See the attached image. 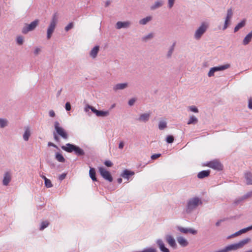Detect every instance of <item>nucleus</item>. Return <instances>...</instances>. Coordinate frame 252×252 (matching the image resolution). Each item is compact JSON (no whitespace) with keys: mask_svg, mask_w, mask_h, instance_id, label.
<instances>
[{"mask_svg":"<svg viewBox=\"0 0 252 252\" xmlns=\"http://www.w3.org/2000/svg\"><path fill=\"white\" fill-rule=\"evenodd\" d=\"M223 220H218V221L216 223V225L217 226H219L220 225V224L221 222H222V221H223Z\"/></svg>","mask_w":252,"mask_h":252,"instance_id":"obj_59","label":"nucleus"},{"mask_svg":"<svg viewBox=\"0 0 252 252\" xmlns=\"http://www.w3.org/2000/svg\"><path fill=\"white\" fill-rule=\"evenodd\" d=\"M53 134L54 140L57 142H60L61 140L59 136V135L57 134L54 131L53 132Z\"/></svg>","mask_w":252,"mask_h":252,"instance_id":"obj_45","label":"nucleus"},{"mask_svg":"<svg viewBox=\"0 0 252 252\" xmlns=\"http://www.w3.org/2000/svg\"><path fill=\"white\" fill-rule=\"evenodd\" d=\"M49 222L48 221H47V220L43 221L41 223V225L40 227V230H43L44 229L46 228L49 225Z\"/></svg>","mask_w":252,"mask_h":252,"instance_id":"obj_37","label":"nucleus"},{"mask_svg":"<svg viewBox=\"0 0 252 252\" xmlns=\"http://www.w3.org/2000/svg\"><path fill=\"white\" fill-rule=\"evenodd\" d=\"M246 20L244 19L241 22L238 23L236 27L234 28V32H238L240 29L244 27L246 25Z\"/></svg>","mask_w":252,"mask_h":252,"instance_id":"obj_25","label":"nucleus"},{"mask_svg":"<svg viewBox=\"0 0 252 252\" xmlns=\"http://www.w3.org/2000/svg\"><path fill=\"white\" fill-rule=\"evenodd\" d=\"M134 174V172L132 171L128 170L127 169H125L123 173L121 174V176L124 178L129 179V178L130 176H132Z\"/></svg>","mask_w":252,"mask_h":252,"instance_id":"obj_21","label":"nucleus"},{"mask_svg":"<svg viewBox=\"0 0 252 252\" xmlns=\"http://www.w3.org/2000/svg\"><path fill=\"white\" fill-rule=\"evenodd\" d=\"M65 108L66 111H68L71 110V104L70 102H67L65 105Z\"/></svg>","mask_w":252,"mask_h":252,"instance_id":"obj_50","label":"nucleus"},{"mask_svg":"<svg viewBox=\"0 0 252 252\" xmlns=\"http://www.w3.org/2000/svg\"><path fill=\"white\" fill-rule=\"evenodd\" d=\"M245 199L244 198H243V196L236 199L234 202V203L235 205H238V204L240 203L242 201H244Z\"/></svg>","mask_w":252,"mask_h":252,"instance_id":"obj_42","label":"nucleus"},{"mask_svg":"<svg viewBox=\"0 0 252 252\" xmlns=\"http://www.w3.org/2000/svg\"><path fill=\"white\" fill-rule=\"evenodd\" d=\"M150 115V113L142 114L137 120L139 122H146L149 121Z\"/></svg>","mask_w":252,"mask_h":252,"instance_id":"obj_17","label":"nucleus"},{"mask_svg":"<svg viewBox=\"0 0 252 252\" xmlns=\"http://www.w3.org/2000/svg\"><path fill=\"white\" fill-rule=\"evenodd\" d=\"M199 203L201 204L202 202L198 197H194L190 199L188 202L187 212L188 213L191 212L198 206Z\"/></svg>","mask_w":252,"mask_h":252,"instance_id":"obj_6","label":"nucleus"},{"mask_svg":"<svg viewBox=\"0 0 252 252\" xmlns=\"http://www.w3.org/2000/svg\"><path fill=\"white\" fill-rule=\"evenodd\" d=\"M89 109H91L97 117H105L109 115V111L98 110L92 106L87 104L85 108V111L87 112Z\"/></svg>","mask_w":252,"mask_h":252,"instance_id":"obj_4","label":"nucleus"},{"mask_svg":"<svg viewBox=\"0 0 252 252\" xmlns=\"http://www.w3.org/2000/svg\"><path fill=\"white\" fill-rule=\"evenodd\" d=\"M166 242L173 249H176L177 245L176 243L174 237L171 235H166L165 236Z\"/></svg>","mask_w":252,"mask_h":252,"instance_id":"obj_11","label":"nucleus"},{"mask_svg":"<svg viewBox=\"0 0 252 252\" xmlns=\"http://www.w3.org/2000/svg\"><path fill=\"white\" fill-rule=\"evenodd\" d=\"M248 108L252 109V97H250L248 101Z\"/></svg>","mask_w":252,"mask_h":252,"instance_id":"obj_52","label":"nucleus"},{"mask_svg":"<svg viewBox=\"0 0 252 252\" xmlns=\"http://www.w3.org/2000/svg\"><path fill=\"white\" fill-rule=\"evenodd\" d=\"M175 44H176L175 42L173 43V44L172 45V46L170 47V49H169V51H168L167 55H166V58L167 59H170L171 58L172 55L174 50Z\"/></svg>","mask_w":252,"mask_h":252,"instance_id":"obj_28","label":"nucleus"},{"mask_svg":"<svg viewBox=\"0 0 252 252\" xmlns=\"http://www.w3.org/2000/svg\"><path fill=\"white\" fill-rule=\"evenodd\" d=\"M178 243L183 247H186L189 245L188 241L184 237L179 236L177 238Z\"/></svg>","mask_w":252,"mask_h":252,"instance_id":"obj_18","label":"nucleus"},{"mask_svg":"<svg viewBox=\"0 0 252 252\" xmlns=\"http://www.w3.org/2000/svg\"><path fill=\"white\" fill-rule=\"evenodd\" d=\"M175 0H168V6L169 8H171L174 4Z\"/></svg>","mask_w":252,"mask_h":252,"instance_id":"obj_47","label":"nucleus"},{"mask_svg":"<svg viewBox=\"0 0 252 252\" xmlns=\"http://www.w3.org/2000/svg\"><path fill=\"white\" fill-rule=\"evenodd\" d=\"M198 122L197 119L194 116H192L190 117L189 121L188 122V125L196 124Z\"/></svg>","mask_w":252,"mask_h":252,"instance_id":"obj_34","label":"nucleus"},{"mask_svg":"<svg viewBox=\"0 0 252 252\" xmlns=\"http://www.w3.org/2000/svg\"><path fill=\"white\" fill-rule=\"evenodd\" d=\"M56 158L58 161L61 162H64L65 161L63 156L60 153H57L56 154Z\"/></svg>","mask_w":252,"mask_h":252,"instance_id":"obj_30","label":"nucleus"},{"mask_svg":"<svg viewBox=\"0 0 252 252\" xmlns=\"http://www.w3.org/2000/svg\"><path fill=\"white\" fill-rule=\"evenodd\" d=\"M177 229L181 232L184 234H187L188 233H191L193 235L197 234V231L191 228H185L182 226H178Z\"/></svg>","mask_w":252,"mask_h":252,"instance_id":"obj_12","label":"nucleus"},{"mask_svg":"<svg viewBox=\"0 0 252 252\" xmlns=\"http://www.w3.org/2000/svg\"><path fill=\"white\" fill-rule=\"evenodd\" d=\"M205 166L214 170L221 171L223 169V165L218 159H214L207 162Z\"/></svg>","mask_w":252,"mask_h":252,"instance_id":"obj_7","label":"nucleus"},{"mask_svg":"<svg viewBox=\"0 0 252 252\" xmlns=\"http://www.w3.org/2000/svg\"><path fill=\"white\" fill-rule=\"evenodd\" d=\"M99 51V46L98 45L95 46L90 51V56L93 59H95Z\"/></svg>","mask_w":252,"mask_h":252,"instance_id":"obj_16","label":"nucleus"},{"mask_svg":"<svg viewBox=\"0 0 252 252\" xmlns=\"http://www.w3.org/2000/svg\"><path fill=\"white\" fill-rule=\"evenodd\" d=\"M154 37V34L153 33H150L148 35L142 37V40L144 42H146L149 40L152 39Z\"/></svg>","mask_w":252,"mask_h":252,"instance_id":"obj_33","label":"nucleus"},{"mask_svg":"<svg viewBox=\"0 0 252 252\" xmlns=\"http://www.w3.org/2000/svg\"><path fill=\"white\" fill-rule=\"evenodd\" d=\"M39 24V20H35L30 24H26L23 29L22 32L24 34H27L29 32L34 30Z\"/></svg>","mask_w":252,"mask_h":252,"instance_id":"obj_8","label":"nucleus"},{"mask_svg":"<svg viewBox=\"0 0 252 252\" xmlns=\"http://www.w3.org/2000/svg\"><path fill=\"white\" fill-rule=\"evenodd\" d=\"M245 178L247 181V185H252V173L251 172L248 171L245 173Z\"/></svg>","mask_w":252,"mask_h":252,"instance_id":"obj_23","label":"nucleus"},{"mask_svg":"<svg viewBox=\"0 0 252 252\" xmlns=\"http://www.w3.org/2000/svg\"><path fill=\"white\" fill-rule=\"evenodd\" d=\"M230 65L229 64H225L219 66L213 67V68H214L215 71L216 72V71H221V70H223L226 69H227L230 67Z\"/></svg>","mask_w":252,"mask_h":252,"instance_id":"obj_27","label":"nucleus"},{"mask_svg":"<svg viewBox=\"0 0 252 252\" xmlns=\"http://www.w3.org/2000/svg\"><path fill=\"white\" fill-rule=\"evenodd\" d=\"M49 116L51 117H55V113L53 110H50L49 112Z\"/></svg>","mask_w":252,"mask_h":252,"instance_id":"obj_56","label":"nucleus"},{"mask_svg":"<svg viewBox=\"0 0 252 252\" xmlns=\"http://www.w3.org/2000/svg\"><path fill=\"white\" fill-rule=\"evenodd\" d=\"M48 146H52V147L56 148L58 149H59L57 145H56L55 144H54L53 143H52L51 142H49L48 143Z\"/></svg>","mask_w":252,"mask_h":252,"instance_id":"obj_55","label":"nucleus"},{"mask_svg":"<svg viewBox=\"0 0 252 252\" xmlns=\"http://www.w3.org/2000/svg\"><path fill=\"white\" fill-rule=\"evenodd\" d=\"M252 39V37L248 34L244 38V39L243 40V44L244 45H247L251 42V40Z\"/></svg>","mask_w":252,"mask_h":252,"instance_id":"obj_31","label":"nucleus"},{"mask_svg":"<svg viewBox=\"0 0 252 252\" xmlns=\"http://www.w3.org/2000/svg\"><path fill=\"white\" fill-rule=\"evenodd\" d=\"M141 252H158V251L155 248L150 247V248H148L145 249Z\"/></svg>","mask_w":252,"mask_h":252,"instance_id":"obj_39","label":"nucleus"},{"mask_svg":"<svg viewBox=\"0 0 252 252\" xmlns=\"http://www.w3.org/2000/svg\"><path fill=\"white\" fill-rule=\"evenodd\" d=\"M189 110L194 113H198V108L195 106H191L189 107Z\"/></svg>","mask_w":252,"mask_h":252,"instance_id":"obj_43","label":"nucleus"},{"mask_svg":"<svg viewBox=\"0 0 252 252\" xmlns=\"http://www.w3.org/2000/svg\"><path fill=\"white\" fill-rule=\"evenodd\" d=\"M24 41V37L22 35L18 36L16 38V42L19 45L23 44Z\"/></svg>","mask_w":252,"mask_h":252,"instance_id":"obj_36","label":"nucleus"},{"mask_svg":"<svg viewBox=\"0 0 252 252\" xmlns=\"http://www.w3.org/2000/svg\"><path fill=\"white\" fill-rule=\"evenodd\" d=\"M210 171L208 170H203L199 172L197 174V177L199 179H203L205 177H207L210 175Z\"/></svg>","mask_w":252,"mask_h":252,"instance_id":"obj_20","label":"nucleus"},{"mask_svg":"<svg viewBox=\"0 0 252 252\" xmlns=\"http://www.w3.org/2000/svg\"><path fill=\"white\" fill-rule=\"evenodd\" d=\"M160 156H161L160 154H154L151 156V158L153 160H155V159L158 158L160 157Z\"/></svg>","mask_w":252,"mask_h":252,"instance_id":"obj_51","label":"nucleus"},{"mask_svg":"<svg viewBox=\"0 0 252 252\" xmlns=\"http://www.w3.org/2000/svg\"><path fill=\"white\" fill-rule=\"evenodd\" d=\"M110 4V1L109 0H107V1H106L105 2V7H107Z\"/></svg>","mask_w":252,"mask_h":252,"instance_id":"obj_62","label":"nucleus"},{"mask_svg":"<svg viewBox=\"0 0 252 252\" xmlns=\"http://www.w3.org/2000/svg\"><path fill=\"white\" fill-rule=\"evenodd\" d=\"M98 169L100 174L103 177V178L109 181V182H112L113 181V177L109 171L106 170L103 167H99Z\"/></svg>","mask_w":252,"mask_h":252,"instance_id":"obj_9","label":"nucleus"},{"mask_svg":"<svg viewBox=\"0 0 252 252\" xmlns=\"http://www.w3.org/2000/svg\"><path fill=\"white\" fill-rule=\"evenodd\" d=\"M152 20L151 16H147L144 18L141 19L139 23L140 25H146L148 22H150Z\"/></svg>","mask_w":252,"mask_h":252,"instance_id":"obj_29","label":"nucleus"},{"mask_svg":"<svg viewBox=\"0 0 252 252\" xmlns=\"http://www.w3.org/2000/svg\"><path fill=\"white\" fill-rule=\"evenodd\" d=\"M104 164L107 167H112L113 165V163L110 160H106L104 162Z\"/></svg>","mask_w":252,"mask_h":252,"instance_id":"obj_48","label":"nucleus"},{"mask_svg":"<svg viewBox=\"0 0 252 252\" xmlns=\"http://www.w3.org/2000/svg\"><path fill=\"white\" fill-rule=\"evenodd\" d=\"M41 51V49L40 48H36L34 51V54L35 55H37Z\"/></svg>","mask_w":252,"mask_h":252,"instance_id":"obj_54","label":"nucleus"},{"mask_svg":"<svg viewBox=\"0 0 252 252\" xmlns=\"http://www.w3.org/2000/svg\"><path fill=\"white\" fill-rule=\"evenodd\" d=\"M235 237H236V236H235V233H234L232 234V235L228 236L227 239H231V238Z\"/></svg>","mask_w":252,"mask_h":252,"instance_id":"obj_60","label":"nucleus"},{"mask_svg":"<svg viewBox=\"0 0 252 252\" xmlns=\"http://www.w3.org/2000/svg\"><path fill=\"white\" fill-rule=\"evenodd\" d=\"M57 21V12H56L53 15L50 25L47 29V38L48 39H50L51 38L55 29Z\"/></svg>","mask_w":252,"mask_h":252,"instance_id":"obj_2","label":"nucleus"},{"mask_svg":"<svg viewBox=\"0 0 252 252\" xmlns=\"http://www.w3.org/2000/svg\"><path fill=\"white\" fill-rule=\"evenodd\" d=\"M163 5V1L162 0H158L156 1L154 4H153L150 8L151 10H155L161 6Z\"/></svg>","mask_w":252,"mask_h":252,"instance_id":"obj_26","label":"nucleus"},{"mask_svg":"<svg viewBox=\"0 0 252 252\" xmlns=\"http://www.w3.org/2000/svg\"><path fill=\"white\" fill-rule=\"evenodd\" d=\"M8 122L5 119L0 118V127L4 128L7 126Z\"/></svg>","mask_w":252,"mask_h":252,"instance_id":"obj_32","label":"nucleus"},{"mask_svg":"<svg viewBox=\"0 0 252 252\" xmlns=\"http://www.w3.org/2000/svg\"><path fill=\"white\" fill-rule=\"evenodd\" d=\"M11 180V175L10 172H5L3 176L2 184L4 186H7Z\"/></svg>","mask_w":252,"mask_h":252,"instance_id":"obj_14","label":"nucleus"},{"mask_svg":"<svg viewBox=\"0 0 252 252\" xmlns=\"http://www.w3.org/2000/svg\"><path fill=\"white\" fill-rule=\"evenodd\" d=\"M246 228H247L248 231H250L251 230H252V225L246 227Z\"/></svg>","mask_w":252,"mask_h":252,"instance_id":"obj_63","label":"nucleus"},{"mask_svg":"<svg viewBox=\"0 0 252 252\" xmlns=\"http://www.w3.org/2000/svg\"><path fill=\"white\" fill-rule=\"evenodd\" d=\"M89 176L93 181H97L96 177V171L94 168L90 167Z\"/></svg>","mask_w":252,"mask_h":252,"instance_id":"obj_24","label":"nucleus"},{"mask_svg":"<svg viewBox=\"0 0 252 252\" xmlns=\"http://www.w3.org/2000/svg\"><path fill=\"white\" fill-rule=\"evenodd\" d=\"M128 86V84L127 83H118L116 84L114 87L113 90L115 91H117L119 90H123L125 88H127Z\"/></svg>","mask_w":252,"mask_h":252,"instance_id":"obj_22","label":"nucleus"},{"mask_svg":"<svg viewBox=\"0 0 252 252\" xmlns=\"http://www.w3.org/2000/svg\"><path fill=\"white\" fill-rule=\"evenodd\" d=\"M174 138L173 135H168L166 138V141L167 143L171 144L174 142Z\"/></svg>","mask_w":252,"mask_h":252,"instance_id":"obj_38","label":"nucleus"},{"mask_svg":"<svg viewBox=\"0 0 252 252\" xmlns=\"http://www.w3.org/2000/svg\"><path fill=\"white\" fill-rule=\"evenodd\" d=\"M136 99L135 98H132L130 99L129 100L128 102V104L129 106H132L134 103H135V102L136 101Z\"/></svg>","mask_w":252,"mask_h":252,"instance_id":"obj_49","label":"nucleus"},{"mask_svg":"<svg viewBox=\"0 0 252 252\" xmlns=\"http://www.w3.org/2000/svg\"><path fill=\"white\" fill-rule=\"evenodd\" d=\"M124 146V143L123 142H121L119 144V148L120 149H123Z\"/></svg>","mask_w":252,"mask_h":252,"instance_id":"obj_58","label":"nucleus"},{"mask_svg":"<svg viewBox=\"0 0 252 252\" xmlns=\"http://www.w3.org/2000/svg\"><path fill=\"white\" fill-rule=\"evenodd\" d=\"M167 127V123L165 121H161L158 124V128L163 130Z\"/></svg>","mask_w":252,"mask_h":252,"instance_id":"obj_35","label":"nucleus"},{"mask_svg":"<svg viewBox=\"0 0 252 252\" xmlns=\"http://www.w3.org/2000/svg\"><path fill=\"white\" fill-rule=\"evenodd\" d=\"M66 176V173H63V174H62L60 175V176L59 177V179L60 180L62 181L63 180L65 179Z\"/></svg>","mask_w":252,"mask_h":252,"instance_id":"obj_53","label":"nucleus"},{"mask_svg":"<svg viewBox=\"0 0 252 252\" xmlns=\"http://www.w3.org/2000/svg\"><path fill=\"white\" fill-rule=\"evenodd\" d=\"M62 91V89H61L60 90L58 91L57 94V97H59Z\"/></svg>","mask_w":252,"mask_h":252,"instance_id":"obj_61","label":"nucleus"},{"mask_svg":"<svg viewBox=\"0 0 252 252\" xmlns=\"http://www.w3.org/2000/svg\"><path fill=\"white\" fill-rule=\"evenodd\" d=\"M131 25L130 21H127L125 22L119 21L116 24V28L117 29H121L122 28H128Z\"/></svg>","mask_w":252,"mask_h":252,"instance_id":"obj_13","label":"nucleus"},{"mask_svg":"<svg viewBox=\"0 0 252 252\" xmlns=\"http://www.w3.org/2000/svg\"><path fill=\"white\" fill-rule=\"evenodd\" d=\"M157 244L161 252H170L169 250L165 247L162 240L158 239L157 241Z\"/></svg>","mask_w":252,"mask_h":252,"instance_id":"obj_15","label":"nucleus"},{"mask_svg":"<svg viewBox=\"0 0 252 252\" xmlns=\"http://www.w3.org/2000/svg\"><path fill=\"white\" fill-rule=\"evenodd\" d=\"M54 132L63 139H67L68 138V134L66 130L60 126L59 122L56 121L54 123Z\"/></svg>","mask_w":252,"mask_h":252,"instance_id":"obj_3","label":"nucleus"},{"mask_svg":"<svg viewBox=\"0 0 252 252\" xmlns=\"http://www.w3.org/2000/svg\"><path fill=\"white\" fill-rule=\"evenodd\" d=\"M25 132L23 134V139L25 141H27L29 139V137L31 136V130L30 127L29 126L24 127Z\"/></svg>","mask_w":252,"mask_h":252,"instance_id":"obj_19","label":"nucleus"},{"mask_svg":"<svg viewBox=\"0 0 252 252\" xmlns=\"http://www.w3.org/2000/svg\"><path fill=\"white\" fill-rule=\"evenodd\" d=\"M252 196V190L247 192L246 194L244 195L243 196V198H244V199H246L248 198H250Z\"/></svg>","mask_w":252,"mask_h":252,"instance_id":"obj_44","label":"nucleus"},{"mask_svg":"<svg viewBox=\"0 0 252 252\" xmlns=\"http://www.w3.org/2000/svg\"><path fill=\"white\" fill-rule=\"evenodd\" d=\"M239 231L240 232L241 234H242L243 233H245L248 231L246 227L243 228V229L240 230Z\"/></svg>","mask_w":252,"mask_h":252,"instance_id":"obj_57","label":"nucleus"},{"mask_svg":"<svg viewBox=\"0 0 252 252\" xmlns=\"http://www.w3.org/2000/svg\"><path fill=\"white\" fill-rule=\"evenodd\" d=\"M61 148L67 153L74 152L75 154L78 156H83L85 155L84 151L74 144L67 143L65 146H62Z\"/></svg>","mask_w":252,"mask_h":252,"instance_id":"obj_1","label":"nucleus"},{"mask_svg":"<svg viewBox=\"0 0 252 252\" xmlns=\"http://www.w3.org/2000/svg\"><path fill=\"white\" fill-rule=\"evenodd\" d=\"M208 28V24L207 23L205 22L202 23L195 32L194 35L195 39L196 40L200 39L203 34L206 32Z\"/></svg>","mask_w":252,"mask_h":252,"instance_id":"obj_5","label":"nucleus"},{"mask_svg":"<svg viewBox=\"0 0 252 252\" xmlns=\"http://www.w3.org/2000/svg\"><path fill=\"white\" fill-rule=\"evenodd\" d=\"M73 23L70 22L64 28V30L65 31L67 32L70 29H72L73 28Z\"/></svg>","mask_w":252,"mask_h":252,"instance_id":"obj_41","label":"nucleus"},{"mask_svg":"<svg viewBox=\"0 0 252 252\" xmlns=\"http://www.w3.org/2000/svg\"><path fill=\"white\" fill-rule=\"evenodd\" d=\"M117 181L119 184H121L122 182V179L121 178H118Z\"/></svg>","mask_w":252,"mask_h":252,"instance_id":"obj_64","label":"nucleus"},{"mask_svg":"<svg viewBox=\"0 0 252 252\" xmlns=\"http://www.w3.org/2000/svg\"><path fill=\"white\" fill-rule=\"evenodd\" d=\"M215 72H216V71H215V70H214V68H213V67H212V68L210 69V70H209V72H208V76H209V77H212V76H213L214 75V73H215Z\"/></svg>","mask_w":252,"mask_h":252,"instance_id":"obj_46","label":"nucleus"},{"mask_svg":"<svg viewBox=\"0 0 252 252\" xmlns=\"http://www.w3.org/2000/svg\"><path fill=\"white\" fill-rule=\"evenodd\" d=\"M44 184H45V187L48 188H51L53 186L51 181L48 179H46L45 180Z\"/></svg>","mask_w":252,"mask_h":252,"instance_id":"obj_40","label":"nucleus"},{"mask_svg":"<svg viewBox=\"0 0 252 252\" xmlns=\"http://www.w3.org/2000/svg\"><path fill=\"white\" fill-rule=\"evenodd\" d=\"M233 16V11L231 8L228 9L227 11V15L224 21V26L222 28L223 30L226 29L229 24L230 20Z\"/></svg>","mask_w":252,"mask_h":252,"instance_id":"obj_10","label":"nucleus"}]
</instances>
